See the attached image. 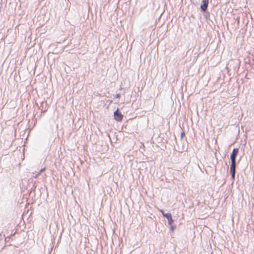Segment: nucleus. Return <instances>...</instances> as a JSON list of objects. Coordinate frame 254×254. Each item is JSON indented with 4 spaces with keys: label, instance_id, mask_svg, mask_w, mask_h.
I'll return each instance as SVG.
<instances>
[{
    "label": "nucleus",
    "instance_id": "f257e3e1",
    "mask_svg": "<svg viewBox=\"0 0 254 254\" xmlns=\"http://www.w3.org/2000/svg\"><path fill=\"white\" fill-rule=\"evenodd\" d=\"M239 153V149L235 148L233 149L232 153L231 155V165L230 167V171L232 173V177L233 179L235 178V167H236V158Z\"/></svg>",
    "mask_w": 254,
    "mask_h": 254
},
{
    "label": "nucleus",
    "instance_id": "f03ea898",
    "mask_svg": "<svg viewBox=\"0 0 254 254\" xmlns=\"http://www.w3.org/2000/svg\"><path fill=\"white\" fill-rule=\"evenodd\" d=\"M162 215L165 217L168 221V224L170 225V229L171 231L173 232L174 231V226L172 225V223H173L174 221L172 219L171 214L169 213H165L163 211L161 210Z\"/></svg>",
    "mask_w": 254,
    "mask_h": 254
},
{
    "label": "nucleus",
    "instance_id": "7ed1b4c3",
    "mask_svg": "<svg viewBox=\"0 0 254 254\" xmlns=\"http://www.w3.org/2000/svg\"><path fill=\"white\" fill-rule=\"evenodd\" d=\"M114 119L118 122L122 120L123 116L119 112V109H117L114 113Z\"/></svg>",
    "mask_w": 254,
    "mask_h": 254
},
{
    "label": "nucleus",
    "instance_id": "20e7f679",
    "mask_svg": "<svg viewBox=\"0 0 254 254\" xmlns=\"http://www.w3.org/2000/svg\"><path fill=\"white\" fill-rule=\"evenodd\" d=\"M209 2V0H202V4L200 5V8L202 11H205L207 9L208 4Z\"/></svg>",
    "mask_w": 254,
    "mask_h": 254
},
{
    "label": "nucleus",
    "instance_id": "39448f33",
    "mask_svg": "<svg viewBox=\"0 0 254 254\" xmlns=\"http://www.w3.org/2000/svg\"><path fill=\"white\" fill-rule=\"evenodd\" d=\"M45 170V168H43V169H42L40 170V171L38 172V173L37 174V175H39L40 174H41L43 171H44Z\"/></svg>",
    "mask_w": 254,
    "mask_h": 254
},
{
    "label": "nucleus",
    "instance_id": "423d86ee",
    "mask_svg": "<svg viewBox=\"0 0 254 254\" xmlns=\"http://www.w3.org/2000/svg\"><path fill=\"white\" fill-rule=\"evenodd\" d=\"M120 97V94H117L116 95V97H117V98H119Z\"/></svg>",
    "mask_w": 254,
    "mask_h": 254
},
{
    "label": "nucleus",
    "instance_id": "0eeeda50",
    "mask_svg": "<svg viewBox=\"0 0 254 254\" xmlns=\"http://www.w3.org/2000/svg\"><path fill=\"white\" fill-rule=\"evenodd\" d=\"M39 175H37V174H36V175L35 176V178H37V177Z\"/></svg>",
    "mask_w": 254,
    "mask_h": 254
}]
</instances>
